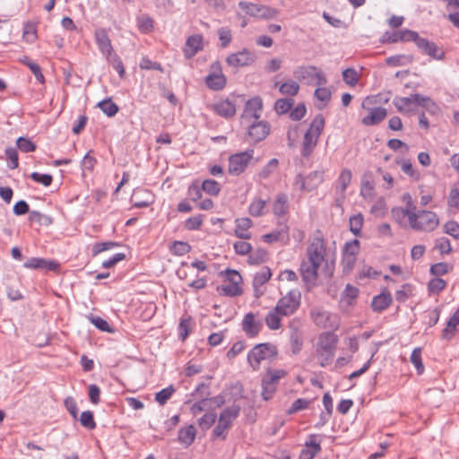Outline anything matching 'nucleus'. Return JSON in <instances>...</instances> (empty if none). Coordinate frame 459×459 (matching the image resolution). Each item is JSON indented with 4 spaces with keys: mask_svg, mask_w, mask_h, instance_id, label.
<instances>
[{
    "mask_svg": "<svg viewBox=\"0 0 459 459\" xmlns=\"http://www.w3.org/2000/svg\"><path fill=\"white\" fill-rule=\"evenodd\" d=\"M30 178L37 183L43 185L44 186H48L51 185L53 181V178L49 174H40L39 172H33L30 175Z\"/></svg>",
    "mask_w": 459,
    "mask_h": 459,
    "instance_id": "obj_60",
    "label": "nucleus"
},
{
    "mask_svg": "<svg viewBox=\"0 0 459 459\" xmlns=\"http://www.w3.org/2000/svg\"><path fill=\"white\" fill-rule=\"evenodd\" d=\"M262 328V322L255 318L254 313H247L242 320V329L249 337H255Z\"/></svg>",
    "mask_w": 459,
    "mask_h": 459,
    "instance_id": "obj_14",
    "label": "nucleus"
},
{
    "mask_svg": "<svg viewBox=\"0 0 459 459\" xmlns=\"http://www.w3.org/2000/svg\"><path fill=\"white\" fill-rule=\"evenodd\" d=\"M446 285V283L443 279L437 277V278L432 279L429 282L428 288L430 292L437 293V292L441 291L442 290H444Z\"/></svg>",
    "mask_w": 459,
    "mask_h": 459,
    "instance_id": "obj_62",
    "label": "nucleus"
},
{
    "mask_svg": "<svg viewBox=\"0 0 459 459\" xmlns=\"http://www.w3.org/2000/svg\"><path fill=\"white\" fill-rule=\"evenodd\" d=\"M403 200L406 202L405 207L392 210L393 216L397 221L407 217L410 228L419 231H433L438 226L439 220L435 212L425 210L417 212L409 194L403 195Z\"/></svg>",
    "mask_w": 459,
    "mask_h": 459,
    "instance_id": "obj_2",
    "label": "nucleus"
},
{
    "mask_svg": "<svg viewBox=\"0 0 459 459\" xmlns=\"http://www.w3.org/2000/svg\"><path fill=\"white\" fill-rule=\"evenodd\" d=\"M16 143L18 148L23 152H31L36 149V145L28 138L19 137Z\"/></svg>",
    "mask_w": 459,
    "mask_h": 459,
    "instance_id": "obj_57",
    "label": "nucleus"
},
{
    "mask_svg": "<svg viewBox=\"0 0 459 459\" xmlns=\"http://www.w3.org/2000/svg\"><path fill=\"white\" fill-rule=\"evenodd\" d=\"M352 174L351 171L348 169H344L342 170L339 178H338V186L342 193L346 191L347 186L350 185L351 181Z\"/></svg>",
    "mask_w": 459,
    "mask_h": 459,
    "instance_id": "obj_41",
    "label": "nucleus"
},
{
    "mask_svg": "<svg viewBox=\"0 0 459 459\" xmlns=\"http://www.w3.org/2000/svg\"><path fill=\"white\" fill-rule=\"evenodd\" d=\"M337 341V335L330 331L325 332L319 336L316 346V356L322 367H325L331 363Z\"/></svg>",
    "mask_w": 459,
    "mask_h": 459,
    "instance_id": "obj_4",
    "label": "nucleus"
},
{
    "mask_svg": "<svg viewBox=\"0 0 459 459\" xmlns=\"http://www.w3.org/2000/svg\"><path fill=\"white\" fill-rule=\"evenodd\" d=\"M137 22L139 30L143 33L151 31L153 27L152 19L146 15L140 16Z\"/></svg>",
    "mask_w": 459,
    "mask_h": 459,
    "instance_id": "obj_55",
    "label": "nucleus"
},
{
    "mask_svg": "<svg viewBox=\"0 0 459 459\" xmlns=\"http://www.w3.org/2000/svg\"><path fill=\"white\" fill-rule=\"evenodd\" d=\"M249 141L257 143L263 141L270 133V125L266 121L257 120L247 123Z\"/></svg>",
    "mask_w": 459,
    "mask_h": 459,
    "instance_id": "obj_11",
    "label": "nucleus"
},
{
    "mask_svg": "<svg viewBox=\"0 0 459 459\" xmlns=\"http://www.w3.org/2000/svg\"><path fill=\"white\" fill-rule=\"evenodd\" d=\"M310 316L316 325L323 329H328L332 333L340 326L339 316L325 310L323 307H313L310 310Z\"/></svg>",
    "mask_w": 459,
    "mask_h": 459,
    "instance_id": "obj_6",
    "label": "nucleus"
},
{
    "mask_svg": "<svg viewBox=\"0 0 459 459\" xmlns=\"http://www.w3.org/2000/svg\"><path fill=\"white\" fill-rule=\"evenodd\" d=\"M316 99L320 102L317 105L319 109L325 108L331 100L332 92L328 88L318 87L314 93Z\"/></svg>",
    "mask_w": 459,
    "mask_h": 459,
    "instance_id": "obj_31",
    "label": "nucleus"
},
{
    "mask_svg": "<svg viewBox=\"0 0 459 459\" xmlns=\"http://www.w3.org/2000/svg\"><path fill=\"white\" fill-rule=\"evenodd\" d=\"M95 40L100 51L105 56H110L113 53L111 41L104 29H98L95 31Z\"/></svg>",
    "mask_w": 459,
    "mask_h": 459,
    "instance_id": "obj_17",
    "label": "nucleus"
},
{
    "mask_svg": "<svg viewBox=\"0 0 459 459\" xmlns=\"http://www.w3.org/2000/svg\"><path fill=\"white\" fill-rule=\"evenodd\" d=\"M207 86L214 91H220L224 88L226 84V77L221 74H212L206 77Z\"/></svg>",
    "mask_w": 459,
    "mask_h": 459,
    "instance_id": "obj_30",
    "label": "nucleus"
},
{
    "mask_svg": "<svg viewBox=\"0 0 459 459\" xmlns=\"http://www.w3.org/2000/svg\"><path fill=\"white\" fill-rule=\"evenodd\" d=\"M56 261L47 260L44 258L32 257L26 261L23 264L28 269H46L48 271H55L58 267Z\"/></svg>",
    "mask_w": 459,
    "mask_h": 459,
    "instance_id": "obj_18",
    "label": "nucleus"
},
{
    "mask_svg": "<svg viewBox=\"0 0 459 459\" xmlns=\"http://www.w3.org/2000/svg\"><path fill=\"white\" fill-rule=\"evenodd\" d=\"M213 110L221 117L230 118L235 116L236 107L235 104L229 100H221L212 105Z\"/></svg>",
    "mask_w": 459,
    "mask_h": 459,
    "instance_id": "obj_20",
    "label": "nucleus"
},
{
    "mask_svg": "<svg viewBox=\"0 0 459 459\" xmlns=\"http://www.w3.org/2000/svg\"><path fill=\"white\" fill-rule=\"evenodd\" d=\"M410 360L414 365L419 374L423 373L424 365L421 359V348H415L412 351Z\"/></svg>",
    "mask_w": 459,
    "mask_h": 459,
    "instance_id": "obj_42",
    "label": "nucleus"
},
{
    "mask_svg": "<svg viewBox=\"0 0 459 459\" xmlns=\"http://www.w3.org/2000/svg\"><path fill=\"white\" fill-rule=\"evenodd\" d=\"M81 424L89 429H93L96 427V423L93 419V414L90 411H82L80 417Z\"/></svg>",
    "mask_w": 459,
    "mask_h": 459,
    "instance_id": "obj_54",
    "label": "nucleus"
},
{
    "mask_svg": "<svg viewBox=\"0 0 459 459\" xmlns=\"http://www.w3.org/2000/svg\"><path fill=\"white\" fill-rule=\"evenodd\" d=\"M362 225H363V216L360 213L351 217L350 230L354 235L357 236L360 233Z\"/></svg>",
    "mask_w": 459,
    "mask_h": 459,
    "instance_id": "obj_51",
    "label": "nucleus"
},
{
    "mask_svg": "<svg viewBox=\"0 0 459 459\" xmlns=\"http://www.w3.org/2000/svg\"><path fill=\"white\" fill-rule=\"evenodd\" d=\"M203 223V215H195L188 218L185 222V228L188 230H198Z\"/></svg>",
    "mask_w": 459,
    "mask_h": 459,
    "instance_id": "obj_59",
    "label": "nucleus"
},
{
    "mask_svg": "<svg viewBox=\"0 0 459 459\" xmlns=\"http://www.w3.org/2000/svg\"><path fill=\"white\" fill-rule=\"evenodd\" d=\"M236 228H235V235L241 239H249L251 238V233L249 232V229L253 225V221L249 218H238L235 221Z\"/></svg>",
    "mask_w": 459,
    "mask_h": 459,
    "instance_id": "obj_22",
    "label": "nucleus"
},
{
    "mask_svg": "<svg viewBox=\"0 0 459 459\" xmlns=\"http://www.w3.org/2000/svg\"><path fill=\"white\" fill-rule=\"evenodd\" d=\"M30 69V71L32 72V74H34L35 78L40 82V83H44L45 82V78H44V75L43 74L41 73V69L39 67V65H37L36 63L32 62L31 60H30L28 57H25L24 60L22 61Z\"/></svg>",
    "mask_w": 459,
    "mask_h": 459,
    "instance_id": "obj_47",
    "label": "nucleus"
},
{
    "mask_svg": "<svg viewBox=\"0 0 459 459\" xmlns=\"http://www.w3.org/2000/svg\"><path fill=\"white\" fill-rule=\"evenodd\" d=\"M263 108V100L260 97H254L247 101L243 114L241 115V123L247 124L257 121L261 117Z\"/></svg>",
    "mask_w": 459,
    "mask_h": 459,
    "instance_id": "obj_10",
    "label": "nucleus"
},
{
    "mask_svg": "<svg viewBox=\"0 0 459 459\" xmlns=\"http://www.w3.org/2000/svg\"><path fill=\"white\" fill-rule=\"evenodd\" d=\"M415 100L411 97H396L394 99V105L400 112H408L411 110V106Z\"/></svg>",
    "mask_w": 459,
    "mask_h": 459,
    "instance_id": "obj_33",
    "label": "nucleus"
},
{
    "mask_svg": "<svg viewBox=\"0 0 459 459\" xmlns=\"http://www.w3.org/2000/svg\"><path fill=\"white\" fill-rule=\"evenodd\" d=\"M98 107L108 117H114L118 112V107L110 99L104 100L98 103Z\"/></svg>",
    "mask_w": 459,
    "mask_h": 459,
    "instance_id": "obj_36",
    "label": "nucleus"
},
{
    "mask_svg": "<svg viewBox=\"0 0 459 459\" xmlns=\"http://www.w3.org/2000/svg\"><path fill=\"white\" fill-rule=\"evenodd\" d=\"M202 190L211 195H217L221 190V187L215 180L206 179L202 184Z\"/></svg>",
    "mask_w": 459,
    "mask_h": 459,
    "instance_id": "obj_50",
    "label": "nucleus"
},
{
    "mask_svg": "<svg viewBox=\"0 0 459 459\" xmlns=\"http://www.w3.org/2000/svg\"><path fill=\"white\" fill-rule=\"evenodd\" d=\"M294 104V100L291 98L280 99L274 104V109L278 114L287 113Z\"/></svg>",
    "mask_w": 459,
    "mask_h": 459,
    "instance_id": "obj_38",
    "label": "nucleus"
},
{
    "mask_svg": "<svg viewBox=\"0 0 459 459\" xmlns=\"http://www.w3.org/2000/svg\"><path fill=\"white\" fill-rule=\"evenodd\" d=\"M447 203L450 207L459 208V181L450 191Z\"/></svg>",
    "mask_w": 459,
    "mask_h": 459,
    "instance_id": "obj_58",
    "label": "nucleus"
},
{
    "mask_svg": "<svg viewBox=\"0 0 459 459\" xmlns=\"http://www.w3.org/2000/svg\"><path fill=\"white\" fill-rule=\"evenodd\" d=\"M328 255L323 237L315 236L307 247V260L301 263L299 268L302 279L307 286H315L318 270L324 263L327 264Z\"/></svg>",
    "mask_w": 459,
    "mask_h": 459,
    "instance_id": "obj_1",
    "label": "nucleus"
},
{
    "mask_svg": "<svg viewBox=\"0 0 459 459\" xmlns=\"http://www.w3.org/2000/svg\"><path fill=\"white\" fill-rule=\"evenodd\" d=\"M459 325V308L454 313L446 323V326L442 332V338L450 340L455 333L456 326Z\"/></svg>",
    "mask_w": 459,
    "mask_h": 459,
    "instance_id": "obj_25",
    "label": "nucleus"
},
{
    "mask_svg": "<svg viewBox=\"0 0 459 459\" xmlns=\"http://www.w3.org/2000/svg\"><path fill=\"white\" fill-rule=\"evenodd\" d=\"M278 351L274 344L270 342L256 344L247 354V361L254 370H258L262 361L273 360Z\"/></svg>",
    "mask_w": 459,
    "mask_h": 459,
    "instance_id": "obj_5",
    "label": "nucleus"
},
{
    "mask_svg": "<svg viewBox=\"0 0 459 459\" xmlns=\"http://www.w3.org/2000/svg\"><path fill=\"white\" fill-rule=\"evenodd\" d=\"M240 411V407L238 405H232L224 409L219 420L221 421V424L227 425L230 428L232 422L237 419Z\"/></svg>",
    "mask_w": 459,
    "mask_h": 459,
    "instance_id": "obj_24",
    "label": "nucleus"
},
{
    "mask_svg": "<svg viewBox=\"0 0 459 459\" xmlns=\"http://www.w3.org/2000/svg\"><path fill=\"white\" fill-rule=\"evenodd\" d=\"M253 155V151L231 155L229 160V172L232 175L241 174L247 167Z\"/></svg>",
    "mask_w": 459,
    "mask_h": 459,
    "instance_id": "obj_12",
    "label": "nucleus"
},
{
    "mask_svg": "<svg viewBox=\"0 0 459 459\" xmlns=\"http://www.w3.org/2000/svg\"><path fill=\"white\" fill-rule=\"evenodd\" d=\"M218 36L221 48H227L232 39L231 30L227 27H221L218 30Z\"/></svg>",
    "mask_w": 459,
    "mask_h": 459,
    "instance_id": "obj_49",
    "label": "nucleus"
},
{
    "mask_svg": "<svg viewBox=\"0 0 459 459\" xmlns=\"http://www.w3.org/2000/svg\"><path fill=\"white\" fill-rule=\"evenodd\" d=\"M300 292L297 290H290L285 296L281 297L277 304L276 307L285 316L293 315L300 305Z\"/></svg>",
    "mask_w": 459,
    "mask_h": 459,
    "instance_id": "obj_9",
    "label": "nucleus"
},
{
    "mask_svg": "<svg viewBox=\"0 0 459 459\" xmlns=\"http://www.w3.org/2000/svg\"><path fill=\"white\" fill-rule=\"evenodd\" d=\"M417 47L426 55L437 60H442L445 56V52L439 48L434 42L426 39L420 38L418 41Z\"/></svg>",
    "mask_w": 459,
    "mask_h": 459,
    "instance_id": "obj_15",
    "label": "nucleus"
},
{
    "mask_svg": "<svg viewBox=\"0 0 459 459\" xmlns=\"http://www.w3.org/2000/svg\"><path fill=\"white\" fill-rule=\"evenodd\" d=\"M450 270H452V266L446 263H437L431 265L430 273L435 276H441L447 273Z\"/></svg>",
    "mask_w": 459,
    "mask_h": 459,
    "instance_id": "obj_56",
    "label": "nucleus"
},
{
    "mask_svg": "<svg viewBox=\"0 0 459 459\" xmlns=\"http://www.w3.org/2000/svg\"><path fill=\"white\" fill-rule=\"evenodd\" d=\"M386 115L387 111L385 108H369V114L362 118L361 123L364 126H375L383 121Z\"/></svg>",
    "mask_w": 459,
    "mask_h": 459,
    "instance_id": "obj_21",
    "label": "nucleus"
},
{
    "mask_svg": "<svg viewBox=\"0 0 459 459\" xmlns=\"http://www.w3.org/2000/svg\"><path fill=\"white\" fill-rule=\"evenodd\" d=\"M359 250V241L357 239H354L351 242H348L344 246L343 249V255H351L353 257H356L357 254Z\"/></svg>",
    "mask_w": 459,
    "mask_h": 459,
    "instance_id": "obj_61",
    "label": "nucleus"
},
{
    "mask_svg": "<svg viewBox=\"0 0 459 459\" xmlns=\"http://www.w3.org/2000/svg\"><path fill=\"white\" fill-rule=\"evenodd\" d=\"M195 438V429L193 425L179 429L178 440L186 446H189Z\"/></svg>",
    "mask_w": 459,
    "mask_h": 459,
    "instance_id": "obj_28",
    "label": "nucleus"
},
{
    "mask_svg": "<svg viewBox=\"0 0 459 459\" xmlns=\"http://www.w3.org/2000/svg\"><path fill=\"white\" fill-rule=\"evenodd\" d=\"M306 178L307 191L310 192L317 188V186L324 181V171L316 170L309 173Z\"/></svg>",
    "mask_w": 459,
    "mask_h": 459,
    "instance_id": "obj_27",
    "label": "nucleus"
},
{
    "mask_svg": "<svg viewBox=\"0 0 459 459\" xmlns=\"http://www.w3.org/2000/svg\"><path fill=\"white\" fill-rule=\"evenodd\" d=\"M435 248L441 254H449L452 251L450 240L447 238L442 237L437 238L435 241Z\"/></svg>",
    "mask_w": 459,
    "mask_h": 459,
    "instance_id": "obj_46",
    "label": "nucleus"
},
{
    "mask_svg": "<svg viewBox=\"0 0 459 459\" xmlns=\"http://www.w3.org/2000/svg\"><path fill=\"white\" fill-rule=\"evenodd\" d=\"M321 451V446L316 441V436L311 435L309 440L306 442L305 448L302 449L299 459H313Z\"/></svg>",
    "mask_w": 459,
    "mask_h": 459,
    "instance_id": "obj_19",
    "label": "nucleus"
},
{
    "mask_svg": "<svg viewBox=\"0 0 459 459\" xmlns=\"http://www.w3.org/2000/svg\"><path fill=\"white\" fill-rule=\"evenodd\" d=\"M279 160L275 158L269 160V162L259 172L258 177L265 179L269 178L278 168Z\"/></svg>",
    "mask_w": 459,
    "mask_h": 459,
    "instance_id": "obj_40",
    "label": "nucleus"
},
{
    "mask_svg": "<svg viewBox=\"0 0 459 459\" xmlns=\"http://www.w3.org/2000/svg\"><path fill=\"white\" fill-rule=\"evenodd\" d=\"M288 211V196L285 194H279L273 204V213L280 217L286 214Z\"/></svg>",
    "mask_w": 459,
    "mask_h": 459,
    "instance_id": "obj_29",
    "label": "nucleus"
},
{
    "mask_svg": "<svg viewBox=\"0 0 459 459\" xmlns=\"http://www.w3.org/2000/svg\"><path fill=\"white\" fill-rule=\"evenodd\" d=\"M174 392L175 389L172 385L164 388L155 394V401L159 403L160 405H164L168 402V400L172 396Z\"/></svg>",
    "mask_w": 459,
    "mask_h": 459,
    "instance_id": "obj_48",
    "label": "nucleus"
},
{
    "mask_svg": "<svg viewBox=\"0 0 459 459\" xmlns=\"http://www.w3.org/2000/svg\"><path fill=\"white\" fill-rule=\"evenodd\" d=\"M204 38L202 35L195 34L190 36L186 42L184 48V55L186 58H192L198 51L203 49Z\"/></svg>",
    "mask_w": 459,
    "mask_h": 459,
    "instance_id": "obj_16",
    "label": "nucleus"
},
{
    "mask_svg": "<svg viewBox=\"0 0 459 459\" xmlns=\"http://www.w3.org/2000/svg\"><path fill=\"white\" fill-rule=\"evenodd\" d=\"M266 202L262 199L254 200L248 208L249 213L254 217H259L264 214Z\"/></svg>",
    "mask_w": 459,
    "mask_h": 459,
    "instance_id": "obj_39",
    "label": "nucleus"
},
{
    "mask_svg": "<svg viewBox=\"0 0 459 459\" xmlns=\"http://www.w3.org/2000/svg\"><path fill=\"white\" fill-rule=\"evenodd\" d=\"M283 316L281 312L274 307L266 314L264 317L265 325L270 330H278L281 326V321Z\"/></svg>",
    "mask_w": 459,
    "mask_h": 459,
    "instance_id": "obj_23",
    "label": "nucleus"
},
{
    "mask_svg": "<svg viewBox=\"0 0 459 459\" xmlns=\"http://www.w3.org/2000/svg\"><path fill=\"white\" fill-rule=\"evenodd\" d=\"M206 6L215 13H222L227 10L225 0H203Z\"/></svg>",
    "mask_w": 459,
    "mask_h": 459,
    "instance_id": "obj_45",
    "label": "nucleus"
},
{
    "mask_svg": "<svg viewBox=\"0 0 459 459\" xmlns=\"http://www.w3.org/2000/svg\"><path fill=\"white\" fill-rule=\"evenodd\" d=\"M299 90V83L292 80H290L279 86V91L283 95L295 96L298 94Z\"/></svg>",
    "mask_w": 459,
    "mask_h": 459,
    "instance_id": "obj_37",
    "label": "nucleus"
},
{
    "mask_svg": "<svg viewBox=\"0 0 459 459\" xmlns=\"http://www.w3.org/2000/svg\"><path fill=\"white\" fill-rule=\"evenodd\" d=\"M272 276L271 270L268 267L262 268L259 272H257L253 280V285L255 289L261 287L265 282H267Z\"/></svg>",
    "mask_w": 459,
    "mask_h": 459,
    "instance_id": "obj_34",
    "label": "nucleus"
},
{
    "mask_svg": "<svg viewBox=\"0 0 459 459\" xmlns=\"http://www.w3.org/2000/svg\"><path fill=\"white\" fill-rule=\"evenodd\" d=\"M256 56L255 55L247 50V49H242L241 51L230 54L226 58V63L232 67H242V66H248L251 65Z\"/></svg>",
    "mask_w": 459,
    "mask_h": 459,
    "instance_id": "obj_13",
    "label": "nucleus"
},
{
    "mask_svg": "<svg viewBox=\"0 0 459 459\" xmlns=\"http://www.w3.org/2000/svg\"><path fill=\"white\" fill-rule=\"evenodd\" d=\"M392 303V297L389 293H381L376 296L372 300V308L374 311H383Z\"/></svg>",
    "mask_w": 459,
    "mask_h": 459,
    "instance_id": "obj_26",
    "label": "nucleus"
},
{
    "mask_svg": "<svg viewBox=\"0 0 459 459\" xmlns=\"http://www.w3.org/2000/svg\"><path fill=\"white\" fill-rule=\"evenodd\" d=\"M325 124V117L321 114L316 115L312 120L303 138L301 154L304 157H307L313 152L324 130Z\"/></svg>",
    "mask_w": 459,
    "mask_h": 459,
    "instance_id": "obj_3",
    "label": "nucleus"
},
{
    "mask_svg": "<svg viewBox=\"0 0 459 459\" xmlns=\"http://www.w3.org/2000/svg\"><path fill=\"white\" fill-rule=\"evenodd\" d=\"M221 294L229 297H237L242 294L243 290L241 286H237L228 281L224 283L219 289Z\"/></svg>",
    "mask_w": 459,
    "mask_h": 459,
    "instance_id": "obj_35",
    "label": "nucleus"
},
{
    "mask_svg": "<svg viewBox=\"0 0 459 459\" xmlns=\"http://www.w3.org/2000/svg\"><path fill=\"white\" fill-rule=\"evenodd\" d=\"M295 78L306 80L307 84L322 86L327 82L323 72L316 66H301L294 71Z\"/></svg>",
    "mask_w": 459,
    "mask_h": 459,
    "instance_id": "obj_8",
    "label": "nucleus"
},
{
    "mask_svg": "<svg viewBox=\"0 0 459 459\" xmlns=\"http://www.w3.org/2000/svg\"><path fill=\"white\" fill-rule=\"evenodd\" d=\"M445 232L455 239H459V224L455 221H448L444 226Z\"/></svg>",
    "mask_w": 459,
    "mask_h": 459,
    "instance_id": "obj_64",
    "label": "nucleus"
},
{
    "mask_svg": "<svg viewBox=\"0 0 459 459\" xmlns=\"http://www.w3.org/2000/svg\"><path fill=\"white\" fill-rule=\"evenodd\" d=\"M360 195L363 198L369 200L375 196L374 183L368 176H364L362 178Z\"/></svg>",
    "mask_w": 459,
    "mask_h": 459,
    "instance_id": "obj_32",
    "label": "nucleus"
},
{
    "mask_svg": "<svg viewBox=\"0 0 459 459\" xmlns=\"http://www.w3.org/2000/svg\"><path fill=\"white\" fill-rule=\"evenodd\" d=\"M106 58L108 63L112 65L114 69L119 74V76L123 77L125 74V68L120 57L117 54L112 53L110 56H106Z\"/></svg>",
    "mask_w": 459,
    "mask_h": 459,
    "instance_id": "obj_52",
    "label": "nucleus"
},
{
    "mask_svg": "<svg viewBox=\"0 0 459 459\" xmlns=\"http://www.w3.org/2000/svg\"><path fill=\"white\" fill-rule=\"evenodd\" d=\"M343 81L350 86H355L359 81V75L355 69L347 68L342 72Z\"/></svg>",
    "mask_w": 459,
    "mask_h": 459,
    "instance_id": "obj_53",
    "label": "nucleus"
},
{
    "mask_svg": "<svg viewBox=\"0 0 459 459\" xmlns=\"http://www.w3.org/2000/svg\"><path fill=\"white\" fill-rule=\"evenodd\" d=\"M266 257L267 253L264 249H259L249 255L248 262L252 264H258L264 263L266 260Z\"/></svg>",
    "mask_w": 459,
    "mask_h": 459,
    "instance_id": "obj_63",
    "label": "nucleus"
},
{
    "mask_svg": "<svg viewBox=\"0 0 459 459\" xmlns=\"http://www.w3.org/2000/svg\"><path fill=\"white\" fill-rule=\"evenodd\" d=\"M286 376V371L283 369H268L262 379V396L264 400H269L273 397L276 391V386L279 380Z\"/></svg>",
    "mask_w": 459,
    "mask_h": 459,
    "instance_id": "obj_7",
    "label": "nucleus"
},
{
    "mask_svg": "<svg viewBox=\"0 0 459 459\" xmlns=\"http://www.w3.org/2000/svg\"><path fill=\"white\" fill-rule=\"evenodd\" d=\"M169 249L171 253L176 255H183L185 254H187L190 251L191 247L186 242L174 241L171 244Z\"/></svg>",
    "mask_w": 459,
    "mask_h": 459,
    "instance_id": "obj_44",
    "label": "nucleus"
},
{
    "mask_svg": "<svg viewBox=\"0 0 459 459\" xmlns=\"http://www.w3.org/2000/svg\"><path fill=\"white\" fill-rule=\"evenodd\" d=\"M22 37L27 42H34L37 39L36 25L31 22L25 23L23 27Z\"/></svg>",
    "mask_w": 459,
    "mask_h": 459,
    "instance_id": "obj_43",
    "label": "nucleus"
}]
</instances>
